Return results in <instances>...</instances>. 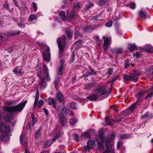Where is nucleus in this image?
Masks as SVG:
<instances>
[{
  "label": "nucleus",
  "instance_id": "obj_1",
  "mask_svg": "<svg viewBox=\"0 0 153 153\" xmlns=\"http://www.w3.org/2000/svg\"><path fill=\"white\" fill-rule=\"evenodd\" d=\"M27 102V101H25L24 102H21L16 105L7 106L4 107L3 109L4 111L8 112H20L23 109Z\"/></svg>",
  "mask_w": 153,
  "mask_h": 153
},
{
  "label": "nucleus",
  "instance_id": "obj_2",
  "mask_svg": "<svg viewBox=\"0 0 153 153\" xmlns=\"http://www.w3.org/2000/svg\"><path fill=\"white\" fill-rule=\"evenodd\" d=\"M106 86L103 85L99 87L98 88L94 90V93L99 96H102L106 94L107 91L105 89Z\"/></svg>",
  "mask_w": 153,
  "mask_h": 153
},
{
  "label": "nucleus",
  "instance_id": "obj_3",
  "mask_svg": "<svg viewBox=\"0 0 153 153\" xmlns=\"http://www.w3.org/2000/svg\"><path fill=\"white\" fill-rule=\"evenodd\" d=\"M115 134L114 132L112 133L111 134L107 136L105 139V142L106 146L108 147H112L111 142L114 139Z\"/></svg>",
  "mask_w": 153,
  "mask_h": 153
},
{
  "label": "nucleus",
  "instance_id": "obj_4",
  "mask_svg": "<svg viewBox=\"0 0 153 153\" xmlns=\"http://www.w3.org/2000/svg\"><path fill=\"white\" fill-rule=\"evenodd\" d=\"M50 49L49 47L44 51L43 54V59L44 61L49 62L50 61Z\"/></svg>",
  "mask_w": 153,
  "mask_h": 153
},
{
  "label": "nucleus",
  "instance_id": "obj_5",
  "mask_svg": "<svg viewBox=\"0 0 153 153\" xmlns=\"http://www.w3.org/2000/svg\"><path fill=\"white\" fill-rule=\"evenodd\" d=\"M123 77L124 81H131L134 82H136L138 80V77L126 74H124Z\"/></svg>",
  "mask_w": 153,
  "mask_h": 153
},
{
  "label": "nucleus",
  "instance_id": "obj_6",
  "mask_svg": "<svg viewBox=\"0 0 153 153\" xmlns=\"http://www.w3.org/2000/svg\"><path fill=\"white\" fill-rule=\"evenodd\" d=\"M60 108H61L60 113L62 114L67 115L71 114L69 108L65 106L62 107L61 105L59 106L58 107V111H59Z\"/></svg>",
  "mask_w": 153,
  "mask_h": 153
},
{
  "label": "nucleus",
  "instance_id": "obj_7",
  "mask_svg": "<svg viewBox=\"0 0 153 153\" xmlns=\"http://www.w3.org/2000/svg\"><path fill=\"white\" fill-rule=\"evenodd\" d=\"M57 42L59 48V53L62 56V52L64 51V48L63 47L62 43V39L61 37H59L57 39Z\"/></svg>",
  "mask_w": 153,
  "mask_h": 153
},
{
  "label": "nucleus",
  "instance_id": "obj_8",
  "mask_svg": "<svg viewBox=\"0 0 153 153\" xmlns=\"http://www.w3.org/2000/svg\"><path fill=\"white\" fill-rule=\"evenodd\" d=\"M104 41V45L103 48L105 51H106L108 48L109 44L111 38L108 37H105L104 36L103 37Z\"/></svg>",
  "mask_w": 153,
  "mask_h": 153
},
{
  "label": "nucleus",
  "instance_id": "obj_9",
  "mask_svg": "<svg viewBox=\"0 0 153 153\" xmlns=\"http://www.w3.org/2000/svg\"><path fill=\"white\" fill-rule=\"evenodd\" d=\"M0 130L2 134H4L8 131V129L6 124L4 123H0Z\"/></svg>",
  "mask_w": 153,
  "mask_h": 153
},
{
  "label": "nucleus",
  "instance_id": "obj_10",
  "mask_svg": "<svg viewBox=\"0 0 153 153\" xmlns=\"http://www.w3.org/2000/svg\"><path fill=\"white\" fill-rule=\"evenodd\" d=\"M64 97L60 91L57 92L56 97V100L59 102H62L64 100Z\"/></svg>",
  "mask_w": 153,
  "mask_h": 153
},
{
  "label": "nucleus",
  "instance_id": "obj_11",
  "mask_svg": "<svg viewBox=\"0 0 153 153\" xmlns=\"http://www.w3.org/2000/svg\"><path fill=\"white\" fill-rule=\"evenodd\" d=\"M60 125L62 126H65L67 123V119L63 116H60L59 118Z\"/></svg>",
  "mask_w": 153,
  "mask_h": 153
},
{
  "label": "nucleus",
  "instance_id": "obj_12",
  "mask_svg": "<svg viewBox=\"0 0 153 153\" xmlns=\"http://www.w3.org/2000/svg\"><path fill=\"white\" fill-rule=\"evenodd\" d=\"M103 142L101 141H98L97 143V147L96 148V150L100 152L103 151L104 149V146L103 145Z\"/></svg>",
  "mask_w": 153,
  "mask_h": 153
},
{
  "label": "nucleus",
  "instance_id": "obj_13",
  "mask_svg": "<svg viewBox=\"0 0 153 153\" xmlns=\"http://www.w3.org/2000/svg\"><path fill=\"white\" fill-rule=\"evenodd\" d=\"M66 34L69 38H71L73 34V30L71 27L66 28L65 30Z\"/></svg>",
  "mask_w": 153,
  "mask_h": 153
},
{
  "label": "nucleus",
  "instance_id": "obj_14",
  "mask_svg": "<svg viewBox=\"0 0 153 153\" xmlns=\"http://www.w3.org/2000/svg\"><path fill=\"white\" fill-rule=\"evenodd\" d=\"M36 75L39 78H41V68L40 67V64L38 63L36 66L35 67Z\"/></svg>",
  "mask_w": 153,
  "mask_h": 153
},
{
  "label": "nucleus",
  "instance_id": "obj_15",
  "mask_svg": "<svg viewBox=\"0 0 153 153\" xmlns=\"http://www.w3.org/2000/svg\"><path fill=\"white\" fill-rule=\"evenodd\" d=\"M13 71L14 73L15 74H18L20 75H21L23 73V71L21 68L17 66L13 69Z\"/></svg>",
  "mask_w": 153,
  "mask_h": 153
},
{
  "label": "nucleus",
  "instance_id": "obj_16",
  "mask_svg": "<svg viewBox=\"0 0 153 153\" xmlns=\"http://www.w3.org/2000/svg\"><path fill=\"white\" fill-rule=\"evenodd\" d=\"M95 28V27L94 26H87L85 27L83 30L84 31L90 33Z\"/></svg>",
  "mask_w": 153,
  "mask_h": 153
},
{
  "label": "nucleus",
  "instance_id": "obj_17",
  "mask_svg": "<svg viewBox=\"0 0 153 153\" xmlns=\"http://www.w3.org/2000/svg\"><path fill=\"white\" fill-rule=\"evenodd\" d=\"M75 14L74 11H72L71 12H67L66 19H72L75 18Z\"/></svg>",
  "mask_w": 153,
  "mask_h": 153
},
{
  "label": "nucleus",
  "instance_id": "obj_18",
  "mask_svg": "<svg viewBox=\"0 0 153 153\" xmlns=\"http://www.w3.org/2000/svg\"><path fill=\"white\" fill-rule=\"evenodd\" d=\"M113 54H116V55L121 54L123 52V49L121 47L115 48L112 51Z\"/></svg>",
  "mask_w": 153,
  "mask_h": 153
},
{
  "label": "nucleus",
  "instance_id": "obj_19",
  "mask_svg": "<svg viewBox=\"0 0 153 153\" xmlns=\"http://www.w3.org/2000/svg\"><path fill=\"white\" fill-rule=\"evenodd\" d=\"M21 32L19 30H14L9 32L8 33V36H15L19 35Z\"/></svg>",
  "mask_w": 153,
  "mask_h": 153
},
{
  "label": "nucleus",
  "instance_id": "obj_20",
  "mask_svg": "<svg viewBox=\"0 0 153 153\" xmlns=\"http://www.w3.org/2000/svg\"><path fill=\"white\" fill-rule=\"evenodd\" d=\"M43 70L44 73L45 74V77L47 78L48 80L50 79V78L49 77V74L48 73V70L47 66L45 64L43 63Z\"/></svg>",
  "mask_w": 153,
  "mask_h": 153
},
{
  "label": "nucleus",
  "instance_id": "obj_21",
  "mask_svg": "<svg viewBox=\"0 0 153 153\" xmlns=\"http://www.w3.org/2000/svg\"><path fill=\"white\" fill-rule=\"evenodd\" d=\"M138 14L139 17L143 19H145L147 17V12L143 10H140L138 13Z\"/></svg>",
  "mask_w": 153,
  "mask_h": 153
},
{
  "label": "nucleus",
  "instance_id": "obj_22",
  "mask_svg": "<svg viewBox=\"0 0 153 153\" xmlns=\"http://www.w3.org/2000/svg\"><path fill=\"white\" fill-rule=\"evenodd\" d=\"M98 137L101 140V141L104 142V138L105 137L104 133L103 130L101 129L100 131H99V134Z\"/></svg>",
  "mask_w": 153,
  "mask_h": 153
},
{
  "label": "nucleus",
  "instance_id": "obj_23",
  "mask_svg": "<svg viewBox=\"0 0 153 153\" xmlns=\"http://www.w3.org/2000/svg\"><path fill=\"white\" fill-rule=\"evenodd\" d=\"M146 94V91H145L142 90L138 92L137 95V100L136 101H138V102L140 100L141 98Z\"/></svg>",
  "mask_w": 153,
  "mask_h": 153
},
{
  "label": "nucleus",
  "instance_id": "obj_24",
  "mask_svg": "<svg viewBox=\"0 0 153 153\" xmlns=\"http://www.w3.org/2000/svg\"><path fill=\"white\" fill-rule=\"evenodd\" d=\"M48 104L49 105H53V106L54 107V108L56 107V100L53 99V98H51L48 99Z\"/></svg>",
  "mask_w": 153,
  "mask_h": 153
},
{
  "label": "nucleus",
  "instance_id": "obj_25",
  "mask_svg": "<svg viewBox=\"0 0 153 153\" xmlns=\"http://www.w3.org/2000/svg\"><path fill=\"white\" fill-rule=\"evenodd\" d=\"M97 94H92L89 96L87 97V98L90 101H95L98 99V97Z\"/></svg>",
  "mask_w": 153,
  "mask_h": 153
},
{
  "label": "nucleus",
  "instance_id": "obj_26",
  "mask_svg": "<svg viewBox=\"0 0 153 153\" xmlns=\"http://www.w3.org/2000/svg\"><path fill=\"white\" fill-rule=\"evenodd\" d=\"M11 117L12 115L10 114H7L3 117V119L5 121L8 123L10 121Z\"/></svg>",
  "mask_w": 153,
  "mask_h": 153
},
{
  "label": "nucleus",
  "instance_id": "obj_27",
  "mask_svg": "<svg viewBox=\"0 0 153 153\" xmlns=\"http://www.w3.org/2000/svg\"><path fill=\"white\" fill-rule=\"evenodd\" d=\"M95 145V141L94 140H89L87 143V146L90 148L94 147Z\"/></svg>",
  "mask_w": 153,
  "mask_h": 153
},
{
  "label": "nucleus",
  "instance_id": "obj_28",
  "mask_svg": "<svg viewBox=\"0 0 153 153\" xmlns=\"http://www.w3.org/2000/svg\"><path fill=\"white\" fill-rule=\"evenodd\" d=\"M135 44V43H134L133 44H128V48L131 52H132L134 50L137 49V46Z\"/></svg>",
  "mask_w": 153,
  "mask_h": 153
},
{
  "label": "nucleus",
  "instance_id": "obj_29",
  "mask_svg": "<svg viewBox=\"0 0 153 153\" xmlns=\"http://www.w3.org/2000/svg\"><path fill=\"white\" fill-rule=\"evenodd\" d=\"M97 83L96 82H93L90 83L89 84L85 86V89L87 90H90L94 86H95Z\"/></svg>",
  "mask_w": 153,
  "mask_h": 153
},
{
  "label": "nucleus",
  "instance_id": "obj_30",
  "mask_svg": "<svg viewBox=\"0 0 153 153\" xmlns=\"http://www.w3.org/2000/svg\"><path fill=\"white\" fill-rule=\"evenodd\" d=\"M146 73L147 75H150L153 74V65L150 66L149 68L146 69Z\"/></svg>",
  "mask_w": 153,
  "mask_h": 153
},
{
  "label": "nucleus",
  "instance_id": "obj_31",
  "mask_svg": "<svg viewBox=\"0 0 153 153\" xmlns=\"http://www.w3.org/2000/svg\"><path fill=\"white\" fill-rule=\"evenodd\" d=\"M103 153H115L114 149L111 147H108L105 149Z\"/></svg>",
  "mask_w": 153,
  "mask_h": 153
},
{
  "label": "nucleus",
  "instance_id": "obj_32",
  "mask_svg": "<svg viewBox=\"0 0 153 153\" xmlns=\"http://www.w3.org/2000/svg\"><path fill=\"white\" fill-rule=\"evenodd\" d=\"M138 101H136L134 103L131 105L129 106L128 108V109L131 111H133L136 108L138 104Z\"/></svg>",
  "mask_w": 153,
  "mask_h": 153
},
{
  "label": "nucleus",
  "instance_id": "obj_33",
  "mask_svg": "<svg viewBox=\"0 0 153 153\" xmlns=\"http://www.w3.org/2000/svg\"><path fill=\"white\" fill-rule=\"evenodd\" d=\"M41 129H39L37 130L34 133V137L36 139H37L41 135Z\"/></svg>",
  "mask_w": 153,
  "mask_h": 153
},
{
  "label": "nucleus",
  "instance_id": "obj_34",
  "mask_svg": "<svg viewBox=\"0 0 153 153\" xmlns=\"http://www.w3.org/2000/svg\"><path fill=\"white\" fill-rule=\"evenodd\" d=\"M130 137V135L128 134H120L118 136L119 138L121 140L128 138Z\"/></svg>",
  "mask_w": 153,
  "mask_h": 153
},
{
  "label": "nucleus",
  "instance_id": "obj_35",
  "mask_svg": "<svg viewBox=\"0 0 153 153\" xmlns=\"http://www.w3.org/2000/svg\"><path fill=\"white\" fill-rule=\"evenodd\" d=\"M144 49L147 52H153V47L149 45H146L145 46Z\"/></svg>",
  "mask_w": 153,
  "mask_h": 153
},
{
  "label": "nucleus",
  "instance_id": "obj_36",
  "mask_svg": "<svg viewBox=\"0 0 153 153\" xmlns=\"http://www.w3.org/2000/svg\"><path fill=\"white\" fill-rule=\"evenodd\" d=\"M63 62L60 61V66L59 67V71L58 72V74L59 75H61L63 73V68L64 65H63Z\"/></svg>",
  "mask_w": 153,
  "mask_h": 153
},
{
  "label": "nucleus",
  "instance_id": "obj_37",
  "mask_svg": "<svg viewBox=\"0 0 153 153\" xmlns=\"http://www.w3.org/2000/svg\"><path fill=\"white\" fill-rule=\"evenodd\" d=\"M53 143L52 141L51 140L46 141L45 142V145L43 146V147L45 148L51 146Z\"/></svg>",
  "mask_w": 153,
  "mask_h": 153
},
{
  "label": "nucleus",
  "instance_id": "obj_38",
  "mask_svg": "<svg viewBox=\"0 0 153 153\" xmlns=\"http://www.w3.org/2000/svg\"><path fill=\"white\" fill-rule=\"evenodd\" d=\"M59 16L63 21H65L66 19V17L65 16L64 11H62L59 14Z\"/></svg>",
  "mask_w": 153,
  "mask_h": 153
},
{
  "label": "nucleus",
  "instance_id": "obj_39",
  "mask_svg": "<svg viewBox=\"0 0 153 153\" xmlns=\"http://www.w3.org/2000/svg\"><path fill=\"white\" fill-rule=\"evenodd\" d=\"M70 108L72 109H76L77 108V105L76 103L74 102H72L70 105Z\"/></svg>",
  "mask_w": 153,
  "mask_h": 153
},
{
  "label": "nucleus",
  "instance_id": "obj_40",
  "mask_svg": "<svg viewBox=\"0 0 153 153\" xmlns=\"http://www.w3.org/2000/svg\"><path fill=\"white\" fill-rule=\"evenodd\" d=\"M9 137L7 135H3L1 138V141L5 142L9 140Z\"/></svg>",
  "mask_w": 153,
  "mask_h": 153
},
{
  "label": "nucleus",
  "instance_id": "obj_41",
  "mask_svg": "<svg viewBox=\"0 0 153 153\" xmlns=\"http://www.w3.org/2000/svg\"><path fill=\"white\" fill-rule=\"evenodd\" d=\"M150 114H149L148 112H147L145 114L141 116V118L143 119L145 118H148L149 119L150 118Z\"/></svg>",
  "mask_w": 153,
  "mask_h": 153
},
{
  "label": "nucleus",
  "instance_id": "obj_42",
  "mask_svg": "<svg viewBox=\"0 0 153 153\" xmlns=\"http://www.w3.org/2000/svg\"><path fill=\"white\" fill-rule=\"evenodd\" d=\"M101 17L100 15H98L95 16H93L92 19L96 21H100L101 19L100 18Z\"/></svg>",
  "mask_w": 153,
  "mask_h": 153
},
{
  "label": "nucleus",
  "instance_id": "obj_43",
  "mask_svg": "<svg viewBox=\"0 0 153 153\" xmlns=\"http://www.w3.org/2000/svg\"><path fill=\"white\" fill-rule=\"evenodd\" d=\"M94 5V4L93 3L91 2L88 3L86 4L85 9H86L88 10L91 7H92Z\"/></svg>",
  "mask_w": 153,
  "mask_h": 153
},
{
  "label": "nucleus",
  "instance_id": "obj_44",
  "mask_svg": "<svg viewBox=\"0 0 153 153\" xmlns=\"http://www.w3.org/2000/svg\"><path fill=\"white\" fill-rule=\"evenodd\" d=\"M129 62V60L128 59H126L125 61V68H127L131 65V63H130Z\"/></svg>",
  "mask_w": 153,
  "mask_h": 153
},
{
  "label": "nucleus",
  "instance_id": "obj_45",
  "mask_svg": "<svg viewBox=\"0 0 153 153\" xmlns=\"http://www.w3.org/2000/svg\"><path fill=\"white\" fill-rule=\"evenodd\" d=\"M112 120V117H109L105 118V120L106 124L107 125L110 124L111 123V121Z\"/></svg>",
  "mask_w": 153,
  "mask_h": 153
},
{
  "label": "nucleus",
  "instance_id": "obj_46",
  "mask_svg": "<svg viewBox=\"0 0 153 153\" xmlns=\"http://www.w3.org/2000/svg\"><path fill=\"white\" fill-rule=\"evenodd\" d=\"M39 96H38V94H37V95H36L35 102H34V105L33 107V108H35L37 105L38 104V101L39 100Z\"/></svg>",
  "mask_w": 153,
  "mask_h": 153
},
{
  "label": "nucleus",
  "instance_id": "obj_47",
  "mask_svg": "<svg viewBox=\"0 0 153 153\" xmlns=\"http://www.w3.org/2000/svg\"><path fill=\"white\" fill-rule=\"evenodd\" d=\"M77 120L76 118L75 117H74L72 119H71L70 120V123L71 125H74L75 123H76Z\"/></svg>",
  "mask_w": 153,
  "mask_h": 153
},
{
  "label": "nucleus",
  "instance_id": "obj_48",
  "mask_svg": "<svg viewBox=\"0 0 153 153\" xmlns=\"http://www.w3.org/2000/svg\"><path fill=\"white\" fill-rule=\"evenodd\" d=\"M75 38H77L78 36L81 37H83L82 35L79 31H76L74 33Z\"/></svg>",
  "mask_w": 153,
  "mask_h": 153
},
{
  "label": "nucleus",
  "instance_id": "obj_49",
  "mask_svg": "<svg viewBox=\"0 0 153 153\" xmlns=\"http://www.w3.org/2000/svg\"><path fill=\"white\" fill-rule=\"evenodd\" d=\"M75 54L74 53V51H73L70 59V62L71 63H73L74 62L75 60Z\"/></svg>",
  "mask_w": 153,
  "mask_h": 153
},
{
  "label": "nucleus",
  "instance_id": "obj_50",
  "mask_svg": "<svg viewBox=\"0 0 153 153\" xmlns=\"http://www.w3.org/2000/svg\"><path fill=\"white\" fill-rule=\"evenodd\" d=\"M29 20L30 22H32L34 20L36 19V16L33 14L30 15L29 17Z\"/></svg>",
  "mask_w": 153,
  "mask_h": 153
},
{
  "label": "nucleus",
  "instance_id": "obj_51",
  "mask_svg": "<svg viewBox=\"0 0 153 153\" xmlns=\"http://www.w3.org/2000/svg\"><path fill=\"white\" fill-rule=\"evenodd\" d=\"M73 136L74 137V140L77 142H79V137L78 135L76 133H74L73 134Z\"/></svg>",
  "mask_w": 153,
  "mask_h": 153
},
{
  "label": "nucleus",
  "instance_id": "obj_52",
  "mask_svg": "<svg viewBox=\"0 0 153 153\" xmlns=\"http://www.w3.org/2000/svg\"><path fill=\"white\" fill-rule=\"evenodd\" d=\"M3 7L9 10L10 11V6L7 2H6L5 4L3 5Z\"/></svg>",
  "mask_w": 153,
  "mask_h": 153
},
{
  "label": "nucleus",
  "instance_id": "obj_53",
  "mask_svg": "<svg viewBox=\"0 0 153 153\" xmlns=\"http://www.w3.org/2000/svg\"><path fill=\"white\" fill-rule=\"evenodd\" d=\"M60 134H57L55 136L53 137L51 139V140L53 142H55L56 139L60 137Z\"/></svg>",
  "mask_w": 153,
  "mask_h": 153
},
{
  "label": "nucleus",
  "instance_id": "obj_54",
  "mask_svg": "<svg viewBox=\"0 0 153 153\" xmlns=\"http://www.w3.org/2000/svg\"><path fill=\"white\" fill-rule=\"evenodd\" d=\"M132 74L137 76H138L140 74V70H135L132 71Z\"/></svg>",
  "mask_w": 153,
  "mask_h": 153
},
{
  "label": "nucleus",
  "instance_id": "obj_55",
  "mask_svg": "<svg viewBox=\"0 0 153 153\" xmlns=\"http://www.w3.org/2000/svg\"><path fill=\"white\" fill-rule=\"evenodd\" d=\"M89 67L90 69V70L91 71V74L92 75H94L97 74V72L96 71L92 68L91 66H89Z\"/></svg>",
  "mask_w": 153,
  "mask_h": 153
},
{
  "label": "nucleus",
  "instance_id": "obj_56",
  "mask_svg": "<svg viewBox=\"0 0 153 153\" xmlns=\"http://www.w3.org/2000/svg\"><path fill=\"white\" fill-rule=\"evenodd\" d=\"M82 42L83 41L82 40L79 39L75 43V44L77 46H80L82 44Z\"/></svg>",
  "mask_w": 153,
  "mask_h": 153
},
{
  "label": "nucleus",
  "instance_id": "obj_57",
  "mask_svg": "<svg viewBox=\"0 0 153 153\" xmlns=\"http://www.w3.org/2000/svg\"><path fill=\"white\" fill-rule=\"evenodd\" d=\"M129 7L132 9H134L135 7V4L134 2L130 3L128 5Z\"/></svg>",
  "mask_w": 153,
  "mask_h": 153
},
{
  "label": "nucleus",
  "instance_id": "obj_58",
  "mask_svg": "<svg viewBox=\"0 0 153 153\" xmlns=\"http://www.w3.org/2000/svg\"><path fill=\"white\" fill-rule=\"evenodd\" d=\"M90 147H89L88 146H85L83 149L82 151L84 152H85L89 150Z\"/></svg>",
  "mask_w": 153,
  "mask_h": 153
},
{
  "label": "nucleus",
  "instance_id": "obj_59",
  "mask_svg": "<svg viewBox=\"0 0 153 153\" xmlns=\"http://www.w3.org/2000/svg\"><path fill=\"white\" fill-rule=\"evenodd\" d=\"M107 0H100L99 4L100 6H101L107 1Z\"/></svg>",
  "mask_w": 153,
  "mask_h": 153
},
{
  "label": "nucleus",
  "instance_id": "obj_60",
  "mask_svg": "<svg viewBox=\"0 0 153 153\" xmlns=\"http://www.w3.org/2000/svg\"><path fill=\"white\" fill-rule=\"evenodd\" d=\"M113 68H111L108 69V71L107 72V74H108L109 75H111L113 71Z\"/></svg>",
  "mask_w": 153,
  "mask_h": 153
},
{
  "label": "nucleus",
  "instance_id": "obj_61",
  "mask_svg": "<svg viewBox=\"0 0 153 153\" xmlns=\"http://www.w3.org/2000/svg\"><path fill=\"white\" fill-rule=\"evenodd\" d=\"M89 133L88 132H84L82 134V136L85 137V138H88L89 137Z\"/></svg>",
  "mask_w": 153,
  "mask_h": 153
},
{
  "label": "nucleus",
  "instance_id": "obj_62",
  "mask_svg": "<svg viewBox=\"0 0 153 153\" xmlns=\"http://www.w3.org/2000/svg\"><path fill=\"white\" fill-rule=\"evenodd\" d=\"M112 21H110L106 24L105 26L108 27H110L112 26Z\"/></svg>",
  "mask_w": 153,
  "mask_h": 153
},
{
  "label": "nucleus",
  "instance_id": "obj_63",
  "mask_svg": "<svg viewBox=\"0 0 153 153\" xmlns=\"http://www.w3.org/2000/svg\"><path fill=\"white\" fill-rule=\"evenodd\" d=\"M39 84L41 85L40 88L42 89L45 88L46 85V84L45 82L41 84Z\"/></svg>",
  "mask_w": 153,
  "mask_h": 153
},
{
  "label": "nucleus",
  "instance_id": "obj_64",
  "mask_svg": "<svg viewBox=\"0 0 153 153\" xmlns=\"http://www.w3.org/2000/svg\"><path fill=\"white\" fill-rule=\"evenodd\" d=\"M60 81V79L59 77L56 78L55 80L53 82V84L55 85H56Z\"/></svg>",
  "mask_w": 153,
  "mask_h": 153
}]
</instances>
